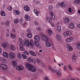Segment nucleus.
I'll return each mask as SVG.
<instances>
[{
  "instance_id": "obj_1",
  "label": "nucleus",
  "mask_w": 80,
  "mask_h": 80,
  "mask_svg": "<svg viewBox=\"0 0 80 80\" xmlns=\"http://www.w3.org/2000/svg\"><path fill=\"white\" fill-rule=\"evenodd\" d=\"M19 42L20 43L19 47L21 51H24L25 50V48L23 46V45H25L26 47H29L30 46L33 47L34 45L33 41L32 40H31L30 42L29 40L28 39H25L23 40V39L22 38H19Z\"/></svg>"
},
{
  "instance_id": "obj_2",
  "label": "nucleus",
  "mask_w": 80,
  "mask_h": 80,
  "mask_svg": "<svg viewBox=\"0 0 80 80\" xmlns=\"http://www.w3.org/2000/svg\"><path fill=\"white\" fill-rule=\"evenodd\" d=\"M41 38L42 40L43 41H46V47H50L52 45V44H53L52 41L48 40V37L45 34L43 33L42 34Z\"/></svg>"
},
{
  "instance_id": "obj_3",
  "label": "nucleus",
  "mask_w": 80,
  "mask_h": 80,
  "mask_svg": "<svg viewBox=\"0 0 80 80\" xmlns=\"http://www.w3.org/2000/svg\"><path fill=\"white\" fill-rule=\"evenodd\" d=\"M26 68L28 70L32 72H36V68L34 67L33 65L29 63H27L26 65Z\"/></svg>"
},
{
  "instance_id": "obj_4",
  "label": "nucleus",
  "mask_w": 80,
  "mask_h": 80,
  "mask_svg": "<svg viewBox=\"0 0 80 80\" xmlns=\"http://www.w3.org/2000/svg\"><path fill=\"white\" fill-rule=\"evenodd\" d=\"M49 68L52 73H55L56 72V73L58 76H61V75H62V72H61V71L60 70H56L55 69H53L52 68V67L50 66L49 67Z\"/></svg>"
},
{
  "instance_id": "obj_5",
  "label": "nucleus",
  "mask_w": 80,
  "mask_h": 80,
  "mask_svg": "<svg viewBox=\"0 0 80 80\" xmlns=\"http://www.w3.org/2000/svg\"><path fill=\"white\" fill-rule=\"evenodd\" d=\"M8 68L7 65L3 63L0 64V69L2 71H5Z\"/></svg>"
},
{
  "instance_id": "obj_6",
  "label": "nucleus",
  "mask_w": 80,
  "mask_h": 80,
  "mask_svg": "<svg viewBox=\"0 0 80 80\" xmlns=\"http://www.w3.org/2000/svg\"><path fill=\"white\" fill-rule=\"evenodd\" d=\"M74 40V38L72 36L67 38L65 40V41L66 43H71Z\"/></svg>"
},
{
  "instance_id": "obj_7",
  "label": "nucleus",
  "mask_w": 80,
  "mask_h": 80,
  "mask_svg": "<svg viewBox=\"0 0 80 80\" xmlns=\"http://www.w3.org/2000/svg\"><path fill=\"white\" fill-rule=\"evenodd\" d=\"M9 57L10 59H14L15 58V54L13 52H10L9 54Z\"/></svg>"
},
{
  "instance_id": "obj_8",
  "label": "nucleus",
  "mask_w": 80,
  "mask_h": 80,
  "mask_svg": "<svg viewBox=\"0 0 80 80\" xmlns=\"http://www.w3.org/2000/svg\"><path fill=\"white\" fill-rule=\"evenodd\" d=\"M2 55L3 57H5L6 58H8L9 54L6 51H3L2 53Z\"/></svg>"
},
{
  "instance_id": "obj_9",
  "label": "nucleus",
  "mask_w": 80,
  "mask_h": 80,
  "mask_svg": "<svg viewBox=\"0 0 80 80\" xmlns=\"http://www.w3.org/2000/svg\"><path fill=\"white\" fill-rule=\"evenodd\" d=\"M63 20L64 23H68V22H70V18L68 17H64Z\"/></svg>"
},
{
  "instance_id": "obj_10",
  "label": "nucleus",
  "mask_w": 80,
  "mask_h": 80,
  "mask_svg": "<svg viewBox=\"0 0 80 80\" xmlns=\"http://www.w3.org/2000/svg\"><path fill=\"white\" fill-rule=\"evenodd\" d=\"M24 68V67L22 65H18L16 66V69L17 70H22Z\"/></svg>"
},
{
  "instance_id": "obj_11",
  "label": "nucleus",
  "mask_w": 80,
  "mask_h": 80,
  "mask_svg": "<svg viewBox=\"0 0 80 80\" xmlns=\"http://www.w3.org/2000/svg\"><path fill=\"white\" fill-rule=\"evenodd\" d=\"M2 46L4 48H7L9 47V44L7 42H4L2 44Z\"/></svg>"
},
{
  "instance_id": "obj_12",
  "label": "nucleus",
  "mask_w": 80,
  "mask_h": 80,
  "mask_svg": "<svg viewBox=\"0 0 80 80\" xmlns=\"http://www.w3.org/2000/svg\"><path fill=\"white\" fill-rule=\"evenodd\" d=\"M34 44L38 48H41V46L40 45L39 41H35L34 42Z\"/></svg>"
},
{
  "instance_id": "obj_13",
  "label": "nucleus",
  "mask_w": 80,
  "mask_h": 80,
  "mask_svg": "<svg viewBox=\"0 0 80 80\" xmlns=\"http://www.w3.org/2000/svg\"><path fill=\"white\" fill-rule=\"evenodd\" d=\"M67 50L69 52H72L73 51V48L70 46V44H68L67 45Z\"/></svg>"
},
{
  "instance_id": "obj_14",
  "label": "nucleus",
  "mask_w": 80,
  "mask_h": 80,
  "mask_svg": "<svg viewBox=\"0 0 80 80\" xmlns=\"http://www.w3.org/2000/svg\"><path fill=\"white\" fill-rule=\"evenodd\" d=\"M46 21H47L49 23H51L52 18L51 16H47L46 18Z\"/></svg>"
},
{
  "instance_id": "obj_15",
  "label": "nucleus",
  "mask_w": 80,
  "mask_h": 80,
  "mask_svg": "<svg viewBox=\"0 0 80 80\" xmlns=\"http://www.w3.org/2000/svg\"><path fill=\"white\" fill-rule=\"evenodd\" d=\"M24 10L25 12H29L30 11V7L28 5H25L24 7Z\"/></svg>"
},
{
  "instance_id": "obj_16",
  "label": "nucleus",
  "mask_w": 80,
  "mask_h": 80,
  "mask_svg": "<svg viewBox=\"0 0 80 80\" xmlns=\"http://www.w3.org/2000/svg\"><path fill=\"white\" fill-rule=\"evenodd\" d=\"M47 32L49 36L52 35V31L51 29H48L47 30Z\"/></svg>"
},
{
  "instance_id": "obj_17",
  "label": "nucleus",
  "mask_w": 80,
  "mask_h": 80,
  "mask_svg": "<svg viewBox=\"0 0 80 80\" xmlns=\"http://www.w3.org/2000/svg\"><path fill=\"white\" fill-rule=\"evenodd\" d=\"M61 26L58 25L57 26L56 30L57 32H60L62 31Z\"/></svg>"
},
{
  "instance_id": "obj_18",
  "label": "nucleus",
  "mask_w": 80,
  "mask_h": 80,
  "mask_svg": "<svg viewBox=\"0 0 80 80\" xmlns=\"http://www.w3.org/2000/svg\"><path fill=\"white\" fill-rule=\"evenodd\" d=\"M0 61H1L2 63H7V60L5 59V58H1L0 57Z\"/></svg>"
},
{
  "instance_id": "obj_19",
  "label": "nucleus",
  "mask_w": 80,
  "mask_h": 80,
  "mask_svg": "<svg viewBox=\"0 0 80 80\" xmlns=\"http://www.w3.org/2000/svg\"><path fill=\"white\" fill-rule=\"evenodd\" d=\"M68 79L71 80H79L77 78H73L71 75H69L68 76Z\"/></svg>"
},
{
  "instance_id": "obj_20",
  "label": "nucleus",
  "mask_w": 80,
  "mask_h": 80,
  "mask_svg": "<svg viewBox=\"0 0 80 80\" xmlns=\"http://www.w3.org/2000/svg\"><path fill=\"white\" fill-rule=\"evenodd\" d=\"M24 18L26 21H29V20H30V16H29L27 14L25 15Z\"/></svg>"
},
{
  "instance_id": "obj_21",
  "label": "nucleus",
  "mask_w": 80,
  "mask_h": 80,
  "mask_svg": "<svg viewBox=\"0 0 80 80\" xmlns=\"http://www.w3.org/2000/svg\"><path fill=\"white\" fill-rule=\"evenodd\" d=\"M34 40H37V41H40V38L38 35L34 37Z\"/></svg>"
},
{
  "instance_id": "obj_22",
  "label": "nucleus",
  "mask_w": 80,
  "mask_h": 80,
  "mask_svg": "<svg viewBox=\"0 0 80 80\" xmlns=\"http://www.w3.org/2000/svg\"><path fill=\"white\" fill-rule=\"evenodd\" d=\"M69 27L70 28H75V25L74 23L72 22L69 24Z\"/></svg>"
},
{
  "instance_id": "obj_23",
  "label": "nucleus",
  "mask_w": 80,
  "mask_h": 80,
  "mask_svg": "<svg viewBox=\"0 0 80 80\" xmlns=\"http://www.w3.org/2000/svg\"><path fill=\"white\" fill-rule=\"evenodd\" d=\"M10 48L12 50L15 51V48H16V47L13 45H10Z\"/></svg>"
},
{
  "instance_id": "obj_24",
  "label": "nucleus",
  "mask_w": 80,
  "mask_h": 80,
  "mask_svg": "<svg viewBox=\"0 0 80 80\" xmlns=\"http://www.w3.org/2000/svg\"><path fill=\"white\" fill-rule=\"evenodd\" d=\"M60 5L62 7H64L67 6V4L65 3V2H63L60 3Z\"/></svg>"
},
{
  "instance_id": "obj_25",
  "label": "nucleus",
  "mask_w": 80,
  "mask_h": 80,
  "mask_svg": "<svg viewBox=\"0 0 80 80\" xmlns=\"http://www.w3.org/2000/svg\"><path fill=\"white\" fill-rule=\"evenodd\" d=\"M56 38L58 41H60L61 40V37L60 36V35L59 34H57L56 36Z\"/></svg>"
},
{
  "instance_id": "obj_26",
  "label": "nucleus",
  "mask_w": 80,
  "mask_h": 80,
  "mask_svg": "<svg viewBox=\"0 0 80 80\" xmlns=\"http://www.w3.org/2000/svg\"><path fill=\"white\" fill-rule=\"evenodd\" d=\"M27 35L28 38H32L33 34L31 33H29L27 34Z\"/></svg>"
},
{
  "instance_id": "obj_27",
  "label": "nucleus",
  "mask_w": 80,
  "mask_h": 80,
  "mask_svg": "<svg viewBox=\"0 0 80 80\" xmlns=\"http://www.w3.org/2000/svg\"><path fill=\"white\" fill-rule=\"evenodd\" d=\"M33 12L34 13H35L36 16H38V15H39V12L36 9H35L34 10Z\"/></svg>"
},
{
  "instance_id": "obj_28",
  "label": "nucleus",
  "mask_w": 80,
  "mask_h": 80,
  "mask_svg": "<svg viewBox=\"0 0 80 80\" xmlns=\"http://www.w3.org/2000/svg\"><path fill=\"white\" fill-rule=\"evenodd\" d=\"M17 57L19 59H20L22 58V54L20 52H18L17 54Z\"/></svg>"
},
{
  "instance_id": "obj_29",
  "label": "nucleus",
  "mask_w": 80,
  "mask_h": 80,
  "mask_svg": "<svg viewBox=\"0 0 80 80\" xmlns=\"http://www.w3.org/2000/svg\"><path fill=\"white\" fill-rule=\"evenodd\" d=\"M67 32L68 36H72V32L70 30L68 31H67Z\"/></svg>"
},
{
  "instance_id": "obj_30",
  "label": "nucleus",
  "mask_w": 80,
  "mask_h": 80,
  "mask_svg": "<svg viewBox=\"0 0 80 80\" xmlns=\"http://www.w3.org/2000/svg\"><path fill=\"white\" fill-rule=\"evenodd\" d=\"M30 54L32 55V56H34V57H36V54H35L34 52L32 51H30Z\"/></svg>"
},
{
  "instance_id": "obj_31",
  "label": "nucleus",
  "mask_w": 80,
  "mask_h": 80,
  "mask_svg": "<svg viewBox=\"0 0 80 80\" xmlns=\"http://www.w3.org/2000/svg\"><path fill=\"white\" fill-rule=\"evenodd\" d=\"M1 15L2 17H5L6 14H5V12L2 11L1 12Z\"/></svg>"
},
{
  "instance_id": "obj_32",
  "label": "nucleus",
  "mask_w": 80,
  "mask_h": 80,
  "mask_svg": "<svg viewBox=\"0 0 80 80\" xmlns=\"http://www.w3.org/2000/svg\"><path fill=\"white\" fill-rule=\"evenodd\" d=\"M72 59L73 60H76L77 59V56L75 54H73L72 56Z\"/></svg>"
},
{
  "instance_id": "obj_33",
  "label": "nucleus",
  "mask_w": 80,
  "mask_h": 80,
  "mask_svg": "<svg viewBox=\"0 0 80 80\" xmlns=\"http://www.w3.org/2000/svg\"><path fill=\"white\" fill-rule=\"evenodd\" d=\"M68 12L70 13H72L73 12V9L71 8H68Z\"/></svg>"
},
{
  "instance_id": "obj_34",
  "label": "nucleus",
  "mask_w": 80,
  "mask_h": 80,
  "mask_svg": "<svg viewBox=\"0 0 80 80\" xmlns=\"http://www.w3.org/2000/svg\"><path fill=\"white\" fill-rule=\"evenodd\" d=\"M22 58L23 59H27V56L24 54H22Z\"/></svg>"
},
{
  "instance_id": "obj_35",
  "label": "nucleus",
  "mask_w": 80,
  "mask_h": 80,
  "mask_svg": "<svg viewBox=\"0 0 80 80\" xmlns=\"http://www.w3.org/2000/svg\"><path fill=\"white\" fill-rule=\"evenodd\" d=\"M14 13L16 15H18L20 14V12L18 11H17V10L14 11Z\"/></svg>"
},
{
  "instance_id": "obj_36",
  "label": "nucleus",
  "mask_w": 80,
  "mask_h": 80,
  "mask_svg": "<svg viewBox=\"0 0 80 80\" xmlns=\"http://www.w3.org/2000/svg\"><path fill=\"white\" fill-rule=\"evenodd\" d=\"M74 2L77 4H80V0H75Z\"/></svg>"
},
{
  "instance_id": "obj_37",
  "label": "nucleus",
  "mask_w": 80,
  "mask_h": 80,
  "mask_svg": "<svg viewBox=\"0 0 80 80\" xmlns=\"http://www.w3.org/2000/svg\"><path fill=\"white\" fill-rule=\"evenodd\" d=\"M63 35L64 37H67L68 36L67 32H64L63 33Z\"/></svg>"
},
{
  "instance_id": "obj_38",
  "label": "nucleus",
  "mask_w": 80,
  "mask_h": 80,
  "mask_svg": "<svg viewBox=\"0 0 80 80\" xmlns=\"http://www.w3.org/2000/svg\"><path fill=\"white\" fill-rule=\"evenodd\" d=\"M78 49L80 50V42H78L76 45Z\"/></svg>"
},
{
  "instance_id": "obj_39",
  "label": "nucleus",
  "mask_w": 80,
  "mask_h": 80,
  "mask_svg": "<svg viewBox=\"0 0 80 80\" xmlns=\"http://www.w3.org/2000/svg\"><path fill=\"white\" fill-rule=\"evenodd\" d=\"M12 64L13 66H16L17 65V62L15 61H12Z\"/></svg>"
},
{
  "instance_id": "obj_40",
  "label": "nucleus",
  "mask_w": 80,
  "mask_h": 80,
  "mask_svg": "<svg viewBox=\"0 0 80 80\" xmlns=\"http://www.w3.org/2000/svg\"><path fill=\"white\" fill-rule=\"evenodd\" d=\"M51 24V26L52 27H54L56 26V25L55 24H54L52 22H51V23H49Z\"/></svg>"
},
{
  "instance_id": "obj_41",
  "label": "nucleus",
  "mask_w": 80,
  "mask_h": 80,
  "mask_svg": "<svg viewBox=\"0 0 80 80\" xmlns=\"http://www.w3.org/2000/svg\"><path fill=\"white\" fill-rule=\"evenodd\" d=\"M68 68H69V69L70 70H72L73 69L72 68V66L70 65H68Z\"/></svg>"
},
{
  "instance_id": "obj_42",
  "label": "nucleus",
  "mask_w": 80,
  "mask_h": 80,
  "mask_svg": "<svg viewBox=\"0 0 80 80\" xmlns=\"http://www.w3.org/2000/svg\"><path fill=\"white\" fill-rule=\"evenodd\" d=\"M63 70L64 71L66 72L67 70V65H65L63 67Z\"/></svg>"
},
{
  "instance_id": "obj_43",
  "label": "nucleus",
  "mask_w": 80,
  "mask_h": 80,
  "mask_svg": "<svg viewBox=\"0 0 80 80\" xmlns=\"http://www.w3.org/2000/svg\"><path fill=\"white\" fill-rule=\"evenodd\" d=\"M11 38H15L16 36L15 34H11Z\"/></svg>"
},
{
  "instance_id": "obj_44",
  "label": "nucleus",
  "mask_w": 80,
  "mask_h": 80,
  "mask_svg": "<svg viewBox=\"0 0 80 80\" xmlns=\"http://www.w3.org/2000/svg\"><path fill=\"white\" fill-rule=\"evenodd\" d=\"M12 7L11 6H9L8 8V10L9 11H11L12 10Z\"/></svg>"
},
{
  "instance_id": "obj_45",
  "label": "nucleus",
  "mask_w": 80,
  "mask_h": 80,
  "mask_svg": "<svg viewBox=\"0 0 80 80\" xmlns=\"http://www.w3.org/2000/svg\"><path fill=\"white\" fill-rule=\"evenodd\" d=\"M31 62H32V63H34V64L36 62L35 59H32L31 61Z\"/></svg>"
},
{
  "instance_id": "obj_46",
  "label": "nucleus",
  "mask_w": 80,
  "mask_h": 80,
  "mask_svg": "<svg viewBox=\"0 0 80 80\" xmlns=\"http://www.w3.org/2000/svg\"><path fill=\"white\" fill-rule=\"evenodd\" d=\"M49 10H51L53 9V6L51 5L49 6L48 7Z\"/></svg>"
},
{
  "instance_id": "obj_47",
  "label": "nucleus",
  "mask_w": 80,
  "mask_h": 80,
  "mask_svg": "<svg viewBox=\"0 0 80 80\" xmlns=\"http://www.w3.org/2000/svg\"><path fill=\"white\" fill-rule=\"evenodd\" d=\"M44 80H50L48 76H46L44 78Z\"/></svg>"
},
{
  "instance_id": "obj_48",
  "label": "nucleus",
  "mask_w": 80,
  "mask_h": 80,
  "mask_svg": "<svg viewBox=\"0 0 80 80\" xmlns=\"http://www.w3.org/2000/svg\"><path fill=\"white\" fill-rule=\"evenodd\" d=\"M14 23H18V19H16L14 21Z\"/></svg>"
},
{
  "instance_id": "obj_49",
  "label": "nucleus",
  "mask_w": 80,
  "mask_h": 80,
  "mask_svg": "<svg viewBox=\"0 0 80 80\" xmlns=\"http://www.w3.org/2000/svg\"><path fill=\"white\" fill-rule=\"evenodd\" d=\"M23 53H24V54H26V55H28V54H29V52L26 51H24Z\"/></svg>"
},
{
  "instance_id": "obj_50",
  "label": "nucleus",
  "mask_w": 80,
  "mask_h": 80,
  "mask_svg": "<svg viewBox=\"0 0 80 80\" xmlns=\"http://www.w3.org/2000/svg\"><path fill=\"white\" fill-rule=\"evenodd\" d=\"M51 18L53 19V20H55L56 19V18L55 16L54 15H53V16H51Z\"/></svg>"
},
{
  "instance_id": "obj_51",
  "label": "nucleus",
  "mask_w": 80,
  "mask_h": 80,
  "mask_svg": "<svg viewBox=\"0 0 80 80\" xmlns=\"http://www.w3.org/2000/svg\"><path fill=\"white\" fill-rule=\"evenodd\" d=\"M37 62L38 63H40L41 62V61L38 59H37Z\"/></svg>"
},
{
  "instance_id": "obj_52",
  "label": "nucleus",
  "mask_w": 80,
  "mask_h": 80,
  "mask_svg": "<svg viewBox=\"0 0 80 80\" xmlns=\"http://www.w3.org/2000/svg\"><path fill=\"white\" fill-rule=\"evenodd\" d=\"M50 14L51 16H52L53 15H54V13H53V11H51L50 12Z\"/></svg>"
},
{
  "instance_id": "obj_53",
  "label": "nucleus",
  "mask_w": 80,
  "mask_h": 80,
  "mask_svg": "<svg viewBox=\"0 0 80 80\" xmlns=\"http://www.w3.org/2000/svg\"><path fill=\"white\" fill-rule=\"evenodd\" d=\"M9 24H10V23H9V22L8 21L6 22V25L7 26H8Z\"/></svg>"
},
{
  "instance_id": "obj_54",
  "label": "nucleus",
  "mask_w": 80,
  "mask_h": 80,
  "mask_svg": "<svg viewBox=\"0 0 80 80\" xmlns=\"http://www.w3.org/2000/svg\"><path fill=\"white\" fill-rule=\"evenodd\" d=\"M64 65L63 63H61V64H58V65L59 66V67H61L62 66H63Z\"/></svg>"
},
{
  "instance_id": "obj_55",
  "label": "nucleus",
  "mask_w": 80,
  "mask_h": 80,
  "mask_svg": "<svg viewBox=\"0 0 80 80\" xmlns=\"http://www.w3.org/2000/svg\"><path fill=\"white\" fill-rule=\"evenodd\" d=\"M21 37H23V36L25 35V33H24L22 32L21 33Z\"/></svg>"
},
{
  "instance_id": "obj_56",
  "label": "nucleus",
  "mask_w": 80,
  "mask_h": 80,
  "mask_svg": "<svg viewBox=\"0 0 80 80\" xmlns=\"http://www.w3.org/2000/svg\"><path fill=\"white\" fill-rule=\"evenodd\" d=\"M60 4H56V7H57V8H58V7H60Z\"/></svg>"
},
{
  "instance_id": "obj_57",
  "label": "nucleus",
  "mask_w": 80,
  "mask_h": 80,
  "mask_svg": "<svg viewBox=\"0 0 80 80\" xmlns=\"http://www.w3.org/2000/svg\"><path fill=\"white\" fill-rule=\"evenodd\" d=\"M6 37H9V34H8V33H7Z\"/></svg>"
},
{
  "instance_id": "obj_58",
  "label": "nucleus",
  "mask_w": 80,
  "mask_h": 80,
  "mask_svg": "<svg viewBox=\"0 0 80 80\" xmlns=\"http://www.w3.org/2000/svg\"><path fill=\"white\" fill-rule=\"evenodd\" d=\"M28 60L29 61V62H32V59L30 58H29L28 59Z\"/></svg>"
},
{
  "instance_id": "obj_59",
  "label": "nucleus",
  "mask_w": 80,
  "mask_h": 80,
  "mask_svg": "<svg viewBox=\"0 0 80 80\" xmlns=\"http://www.w3.org/2000/svg\"><path fill=\"white\" fill-rule=\"evenodd\" d=\"M77 27L79 28H80V24H78L77 25Z\"/></svg>"
},
{
  "instance_id": "obj_60",
  "label": "nucleus",
  "mask_w": 80,
  "mask_h": 80,
  "mask_svg": "<svg viewBox=\"0 0 80 80\" xmlns=\"http://www.w3.org/2000/svg\"><path fill=\"white\" fill-rule=\"evenodd\" d=\"M76 70H78V71H80V68H76Z\"/></svg>"
},
{
  "instance_id": "obj_61",
  "label": "nucleus",
  "mask_w": 80,
  "mask_h": 80,
  "mask_svg": "<svg viewBox=\"0 0 80 80\" xmlns=\"http://www.w3.org/2000/svg\"><path fill=\"white\" fill-rule=\"evenodd\" d=\"M60 23H61L60 22L58 21L57 22V25H59V24H60Z\"/></svg>"
},
{
  "instance_id": "obj_62",
  "label": "nucleus",
  "mask_w": 80,
  "mask_h": 80,
  "mask_svg": "<svg viewBox=\"0 0 80 80\" xmlns=\"http://www.w3.org/2000/svg\"><path fill=\"white\" fill-rule=\"evenodd\" d=\"M34 24H35V25H38V23L36 21H35L34 22Z\"/></svg>"
},
{
  "instance_id": "obj_63",
  "label": "nucleus",
  "mask_w": 80,
  "mask_h": 80,
  "mask_svg": "<svg viewBox=\"0 0 80 80\" xmlns=\"http://www.w3.org/2000/svg\"><path fill=\"white\" fill-rule=\"evenodd\" d=\"M27 25V23L26 22H25L24 24H23V26L24 27Z\"/></svg>"
},
{
  "instance_id": "obj_64",
  "label": "nucleus",
  "mask_w": 80,
  "mask_h": 80,
  "mask_svg": "<svg viewBox=\"0 0 80 80\" xmlns=\"http://www.w3.org/2000/svg\"><path fill=\"white\" fill-rule=\"evenodd\" d=\"M42 50H39V53H42Z\"/></svg>"
}]
</instances>
